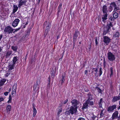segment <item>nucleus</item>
<instances>
[{
	"label": "nucleus",
	"instance_id": "1",
	"mask_svg": "<svg viewBox=\"0 0 120 120\" xmlns=\"http://www.w3.org/2000/svg\"><path fill=\"white\" fill-rule=\"evenodd\" d=\"M112 27V25L111 22L108 23L107 26L106 27H105L104 28L103 35H105L107 33L110 31L111 27Z\"/></svg>",
	"mask_w": 120,
	"mask_h": 120
},
{
	"label": "nucleus",
	"instance_id": "2",
	"mask_svg": "<svg viewBox=\"0 0 120 120\" xmlns=\"http://www.w3.org/2000/svg\"><path fill=\"white\" fill-rule=\"evenodd\" d=\"M14 29H13L11 27L8 26L5 27L4 30V32L8 34H10L12 33Z\"/></svg>",
	"mask_w": 120,
	"mask_h": 120
},
{
	"label": "nucleus",
	"instance_id": "3",
	"mask_svg": "<svg viewBox=\"0 0 120 120\" xmlns=\"http://www.w3.org/2000/svg\"><path fill=\"white\" fill-rule=\"evenodd\" d=\"M116 105H114L108 107L107 111L109 112H112L113 110L116 109Z\"/></svg>",
	"mask_w": 120,
	"mask_h": 120
},
{
	"label": "nucleus",
	"instance_id": "4",
	"mask_svg": "<svg viewBox=\"0 0 120 120\" xmlns=\"http://www.w3.org/2000/svg\"><path fill=\"white\" fill-rule=\"evenodd\" d=\"M71 103L72 105V106H73L75 107H78L77 105L80 103L77 100L74 99L72 100Z\"/></svg>",
	"mask_w": 120,
	"mask_h": 120
},
{
	"label": "nucleus",
	"instance_id": "5",
	"mask_svg": "<svg viewBox=\"0 0 120 120\" xmlns=\"http://www.w3.org/2000/svg\"><path fill=\"white\" fill-rule=\"evenodd\" d=\"M77 108L76 107H75L73 106H71L70 109V111L71 112V114H73L76 113L77 111Z\"/></svg>",
	"mask_w": 120,
	"mask_h": 120
},
{
	"label": "nucleus",
	"instance_id": "6",
	"mask_svg": "<svg viewBox=\"0 0 120 120\" xmlns=\"http://www.w3.org/2000/svg\"><path fill=\"white\" fill-rule=\"evenodd\" d=\"M103 41L106 45H108L110 42L111 39L108 37L104 36L103 37Z\"/></svg>",
	"mask_w": 120,
	"mask_h": 120
},
{
	"label": "nucleus",
	"instance_id": "7",
	"mask_svg": "<svg viewBox=\"0 0 120 120\" xmlns=\"http://www.w3.org/2000/svg\"><path fill=\"white\" fill-rule=\"evenodd\" d=\"M40 83V79H38L37 80L36 84L34 86V90H37L38 89L39 87V85Z\"/></svg>",
	"mask_w": 120,
	"mask_h": 120
},
{
	"label": "nucleus",
	"instance_id": "8",
	"mask_svg": "<svg viewBox=\"0 0 120 120\" xmlns=\"http://www.w3.org/2000/svg\"><path fill=\"white\" fill-rule=\"evenodd\" d=\"M108 59L110 61H113L115 59L114 55L112 53H108Z\"/></svg>",
	"mask_w": 120,
	"mask_h": 120
},
{
	"label": "nucleus",
	"instance_id": "9",
	"mask_svg": "<svg viewBox=\"0 0 120 120\" xmlns=\"http://www.w3.org/2000/svg\"><path fill=\"white\" fill-rule=\"evenodd\" d=\"M19 21L20 20L18 19H16L14 20L12 23V26L14 27L16 26H17Z\"/></svg>",
	"mask_w": 120,
	"mask_h": 120
},
{
	"label": "nucleus",
	"instance_id": "10",
	"mask_svg": "<svg viewBox=\"0 0 120 120\" xmlns=\"http://www.w3.org/2000/svg\"><path fill=\"white\" fill-rule=\"evenodd\" d=\"M88 120H95L96 116L94 115L93 113L88 114Z\"/></svg>",
	"mask_w": 120,
	"mask_h": 120
},
{
	"label": "nucleus",
	"instance_id": "11",
	"mask_svg": "<svg viewBox=\"0 0 120 120\" xmlns=\"http://www.w3.org/2000/svg\"><path fill=\"white\" fill-rule=\"evenodd\" d=\"M118 112L117 111H115L113 114L112 115V117L113 120L116 119L118 117Z\"/></svg>",
	"mask_w": 120,
	"mask_h": 120
},
{
	"label": "nucleus",
	"instance_id": "12",
	"mask_svg": "<svg viewBox=\"0 0 120 120\" xmlns=\"http://www.w3.org/2000/svg\"><path fill=\"white\" fill-rule=\"evenodd\" d=\"M15 64L11 62L9 63L8 65V69L9 70H11L13 69H14V67H15Z\"/></svg>",
	"mask_w": 120,
	"mask_h": 120
},
{
	"label": "nucleus",
	"instance_id": "13",
	"mask_svg": "<svg viewBox=\"0 0 120 120\" xmlns=\"http://www.w3.org/2000/svg\"><path fill=\"white\" fill-rule=\"evenodd\" d=\"M120 99V96H114L112 97V102H114L119 100Z\"/></svg>",
	"mask_w": 120,
	"mask_h": 120
},
{
	"label": "nucleus",
	"instance_id": "14",
	"mask_svg": "<svg viewBox=\"0 0 120 120\" xmlns=\"http://www.w3.org/2000/svg\"><path fill=\"white\" fill-rule=\"evenodd\" d=\"M107 16L108 14L107 13L105 14L102 15V21L104 23H105L106 22V21L107 19Z\"/></svg>",
	"mask_w": 120,
	"mask_h": 120
},
{
	"label": "nucleus",
	"instance_id": "15",
	"mask_svg": "<svg viewBox=\"0 0 120 120\" xmlns=\"http://www.w3.org/2000/svg\"><path fill=\"white\" fill-rule=\"evenodd\" d=\"M102 10L103 12L104 13H107L108 11L107 6L106 5H104L102 8Z\"/></svg>",
	"mask_w": 120,
	"mask_h": 120
},
{
	"label": "nucleus",
	"instance_id": "16",
	"mask_svg": "<svg viewBox=\"0 0 120 120\" xmlns=\"http://www.w3.org/2000/svg\"><path fill=\"white\" fill-rule=\"evenodd\" d=\"M26 2V0H21L19 3L18 6L19 7H20L22 5L25 4Z\"/></svg>",
	"mask_w": 120,
	"mask_h": 120
},
{
	"label": "nucleus",
	"instance_id": "17",
	"mask_svg": "<svg viewBox=\"0 0 120 120\" xmlns=\"http://www.w3.org/2000/svg\"><path fill=\"white\" fill-rule=\"evenodd\" d=\"M79 33L77 31H76L75 32V33L74 34L73 37V41H75L77 37L78 36V35H79Z\"/></svg>",
	"mask_w": 120,
	"mask_h": 120
},
{
	"label": "nucleus",
	"instance_id": "18",
	"mask_svg": "<svg viewBox=\"0 0 120 120\" xmlns=\"http://www.w3.org/2000/svg\"><path fill=\"white\" fill-rule=\"evenodd\" d=\"M90 93L88 94V99L86 101V102H89L92 99V95Z\"/></svg>",
	"mask_w": 120,
	"mask_h": 120
},
{
	"label": "nucleus",
	"instance_id": "19",
	"mask_svg": "<svg viewBox=\"0 0 120 120\" xmlns=\"http://www.w3.org/2000/svg\"><path fill=\"white\" fill-rule=\"evenodd\" d=\"M33 117H34L36 115L37 113V110L35 108L34 104H33Z\"/></svg>",
	"mask_w": 120,
	"mask_h": 120
},
{
	"label": "nucleus",
	"instance_id": "20",
	"mask_svg": "<svg viewBox=\"0 0 120 120\" xmlns=\"http://www.w3.org/2000/svg\"><path fill=\"white\" fill-rule=\"evenodd\" d=\"M88 106V102L86 101L85 103L83 104V107L82 108V109H86L87 108V107Z\"/></svg>",
	"mask_w": 120,
	"mask_h": 120
},
{
	"label": "nucleus",
	"instance_id": "21",
	"mask_svg": "<svg viewBox=\"0 0 120 120\" xmlns=\"http://www.w3.org/2000/svg\"><path fill=\"white\" fill-rule=\"evenodd\" d=\"M13 8L12 13H14L17 10L18 8L17 5H13Z\"/></svg>",
	"mask_w": 120,
	"mask_h": 120
},
{
	"label": "nucleus",
	"instance_id": "22",
	"mask_svg": "<svg viewBox=\"0 0 120 120\" xmlns=\"http://www.w3.org/2000/svg\"><path fill=\"white\" fill-rule=\"evenodd\" d=\"M17 56L14 57H13L12 61V62H11L12 63H13L14 64H15L16 63H17L16 62L17 61L18 59L17 58Z\"/></svg>",
	"mask_w": 120,
	"mask_h": 120
},
{
	"label": "nucleus",
	"instance_id": "23",
	"mask_svg": "<svg viewBox=\"0 0 120 120\" xmlns=\"http://www.w3.org/2000/svg\"><path fill=\"white\" fill-rule=\"evenodd\" d=\"M120 35V33L118 31L115 33L113 35V37L114 38H118Z\"/></svg>",
	"mask_w": 120,
	"mask_h": 120
},
{
	"label": "nucleus",
	"instance_id": "24",
	"mask_svg": "<svg viewBox=\"0 0 120 120\" xmlns=\"http://www.w3.org/2000/svg\"><path fill=\"white\" fill-rule=\"evenodd\" d=\"M6 81V80L5 79H2L0 80V86H2Z\"/></svg>",
	"mask_w": 120,
	"mask_h": 120
},
{
	"label": "nucleus",
	"instance_id": "25",
	"mask_svg": "<svg viewBox=\"0 0 120 120\" xmlns=\"http://www.w3.org/2000/svg\"><path fill=\"white\" fill-rule=\"evenodd\" d=\"M65 79V76L64 75H62L61 80L60 81V82L61 83V84H62L64 81Z\"/></svg>",
	"mask_w": 120,
	"mask_h": 120
},
{
	"label": "nucleus",
	"instance_id": "26",
	"mask_svg": "<svg viewBox=\"0 0 120 120\" xmlns=\"http://www.w3.org/2000/svg\"><path fill=\"white\" fill-rule=\"evenodd\" d=\"M11 106L10 105H8L6 108L7 112L10 113V112L11 111Z\"/></svg>",
	"mask_w": 120,
	"mask_h": 120
},
{
	"label": "nucleus",
	"instance_id": "27",
	"mask_svg": "<svg viewBox=\"0 0 120 120\" xmlns=\"http://www.w3.org/2000/svg\"><path fill=\"white\" fill-rule=\"evenodd\" d=\"M50 23H49L47 25V26L46 28L45 32H46V34L48 31V30L50 28Z\"/></svg>",
	"mask_w": 120,
	"mask_h": 120
},
{
	"label": "nucleus",
	"instance_id": "28",
	"mask_svg": "<svg viewBox=\"0 0 120 120\" xmlns=\"http://www.w3.org/2000/svg\"><path fill=\"white\" fill-rule=\"evenodd\" d=\"M103 99L102 98H101L100 99V101L98 102H99V105L100 107H102V103L103 102Z\"/></svg>",
	"mask_w": 120,
	"mask_h": 120
},
{
	"label": "nucleus",
	"instance_id": "29",
	"mask_svg": "<svg viewBox=\"0 0 120 120\" xmlns=\"http://www.w3.org/2000/svg\"><path fill=\"white\" fill-rule=\"evenodd\" d=\"M58 112H57V114L58 116H59L60 114L61 113L62 111V109L61 107H59V108L58 109Z\"/></svg>",
	"mask_w": 120,
	"mask_h": 120
},
{
	"label": "nucleus",
	"instance_id": "30",
	"mask_svg": "<svg viewBox=\"0 0 120 120\" xmlns=\"http://www.w3.org/2000/svg\"><path fill=\"white\" fill-rule=\"evenodd\" d=\"M17 86V84L16 83H15L13 86L12 90H15V91H16Z\"/></svg>",
	"mask_w": 120,
	"mask_h": 120
},
{
	"label": "nucleus",
	"instance_id": "31",
	"mask_svg": "<svg viewBox=\"0 0 120 120\" xmlns=\"http://www.w3.org/2000/svg\"><path fill=\"white\" fill-rule=\"evenodd\" d=\"M118 14L116 12H114L113 14V17L115 19H116L118 17Z\"/></svg>",
	"mask_w": 120,
	"mask_h": 120
},
{
	"label": "nucleus",
	"instance_id": "32",
	"mask_svg": "<svg viewBox=\"0 0 120 120\" xmlns=\"http://www.w3.org/2000/svg\"><path fill=\"white\" fill-rule=\"evenodd\" d=\"M51 76L52 77H53L54 76L55 74V71L53 70H51Z\"/></svg>",
	"mask_w": 120,
	"mask_h": 120
},
{
	"label": "nucleus",
	"instance_id": "33",
	"mask_svg": "<svg viewBox=\"0 0 120 120\" xmlns=\"http://www.w3.org/2000/svg\"><path fill=\"white\" fill-rule=\"evenodd\" d=\"M110 71L111 72V74H110V77H111L112 76V75L113 74V68L112 67H111L110 68Z\"/></svg>",
	"mask_w": 120,
	"mask_h": 120
},
{
	"label": "nucleus",
	"instance_id": "34",
	"mask_svg": "<svg viewBox=\"0 0 120 120\" xmlns=\"http://www.w3.org/2000/svg\"><path fill=\"white\" fill-rule=\"evenodd\" d=\"M110 5L112 6V7H113L114 8L116 6V4L114 2H112L110 4Z\"/></svg>",
	"mask_w": 120,
	"mask_h": 120
},
{
	"label": "nucleus",
	"instance_id": "35",
	"mask_svg": "<svg viewBox=\"0 0 120 120\" xmlns=\"http://www.w3.org/2000/svg\"><path fill=\"white\" fill-rule=\"evenodd\" d=\"M96 89L98 90V91L99 93H101V92L102 91L100 88L97 87H96Z\"/></svg>",
	"mask_w": 120,
	"mask_h": 120
},
{
	"label": "nucleus",
	"instance_id": "36",
	"mask_svg": "<svg viewBox=\"0 0 120 120\" xmlns=\"http://www.w3.org/2000/svg\"><path fill=\"white\" fill-rule=\"evenodd\" d=\"M94 71L96 72V73H97V72L98 71L97 68H93L92 69V72L93 73Z\"/></svg>",
	"mask_w": 120,
	"mask_h": 120
},
{
	"label": "nucleus",
	"instance_id": "37",
	"mask_svg": "<svg viewBox=\"0 0 120 120\" xmlns=\"http://www.w3.org/2000/svg\"><path fill=\"white\" fill-rule=\"evenodd\" d=\"M12 98H11V95H10L9 98V100L7 102L8 103H11V100Z\"/></svg>",
	"mask_w": 120,
	"mask_h": 120
},
{
	"label": "nucleus",
	"instance_id": "38",
	"mask_svg": "<svg viewBox=\"0 0 120 120\" xmlns=\"http://www.w3.org/2000/svg\"><path fill=\"white\" fill-rule=\"evenodd\" d=\"M70 110H69L66 111V112H65V114L66 115H69L70 113H71V112L70 111Z\"/></svg>",
	"mask_w": 120,
	"mask_h": 120
},
{
	"label": "nucleus",
	"instance_id": "39",
	"mask_svg": "<svg viewBox=\"0 0 120 120\" xmlns=\"http://www.w3.org/2000/svg\"><path fill=\"white\" fill-rule=\"evenodd\" d=\"M99 72V76H100L101 75L102 73V68L101 67L100 68Z\"/></svg>",
	"mask_w": 120,
	"mask_h": 120
},
{
	"label": "nucleus",
	"instance_id": "40",
	"mask_svg": "<svg viewBox=\"0 0 120 120\" xmlns=\"http://www.w3.org/2000/svg\"><path fill=\"white\" fill-rule=\"evenodd\" d=\"M94 102L93 101H90L88 102V104L90 106H92L93 105Z\"/></svg>",
	"mask_w": 120,
	"mask_h": 120
},
{
	"label": "nucleus",
	"instance_id": "41",
	"mask_svg": "<svg viewBox=\"0 0 120 120\" xmlns=\"http://www.w3.org/2000/svg\"><path fill=\"white\" fill-rule=\"evenodd\" d=\"M62 5V4L61 3H60V5L58 7V11H60V10L61 9Z\"/></svg>",
	"mask_w": 120,
	"mask_h": 120
},
{
	"label": "nucleus",
	"instance_id": "42",
	"mask_svg": "<svg viewBox=\"0 0 120 120\" xmlns=\"http://www.w3.org/2000/svg\"><path fill=\"white\" fill-rule=\"evenodd\" d=\"M68 99H66L65 100H64V102L63 101V102L62 103V104H65L68 102Z\"/></svg>",
	"mask_w": 120,
	"mask_h": 120
},
{
	"label": "nucleus",
	"instance_id": "43",
	"mask_svg": "<svg viewBox=\"0 0 120 120\" xmlns=\"http://www.w3.org/2000/svg\"><path fill=\"white\" fill-rule=\"evenodd\" d=\"M11 54V53H6V55H5L6 57V58L8 57Z\"/></svg>",
	"mask_w": 120,
	"mask_h": 120
},
{
	"label": "nucleus",
	"instance_id": "44",
	"mask_svg": "<svg viewBox=\"0 0 120 120\" xmlns=\"http://www.w3.org/2000/svg\"><path fill=\"white\" fill-rule=\"evenodd\" d=\"M103 110H101V113L100 114L101 117H103L104 116V114L103 112Z\"/></svg>",
	"mask_w": 120,
	"mask_h": 120
},
{
	"label": "nucleus",
	"instance_id": "45",
	"mask_svg": "<svg viewBox=\"0 0 120 120\" xmlns=\"http://www.w3.org/2000/svg\"><path fill=\"white\" fill-rule=\"evenodd\" d=\"M12 48L14 51H15L17 50V48L16 46H12Z\"/></svg>",
	"mask_w": 120,
	"mask_h": 120
},
{
	"label": "nucleus",
	"instance_id": "46",
	"mask_svg": "<svg viewBox=\"0 0 120 120\" xmlns=\"http://www.w3.org/2000/svg\"><path fill=\"white\" fill-rule=\"evenodd\" d=\"M114 8V12L116 11L119 9V8L117 6Z\"/></svg>",
	"mask_w": 120,
	"mask_h": 120
},
{
	"label": "nucleus",
	"instance_id": "47",
	"mask_svg": "<svg viewBox=\"0 0 120 120\" xmlns=\"http://www.w3.org/2000/svg\"><path fill=\"white\" fill-rule=\"evenodd\" d=\"M103 65L104 67H105L106 65V61L105 59L103 60Z\"/></svg>",
	"mask_w": 120,
	"mask_h": 120
},
{
	"label": "nucleus",
	"instance_id": "48",
	"mask_svg": "<svg viewBox=\"0 0 120 120\" xmlns=\"http://www.w3.org/2000/svg\"><path fill=\"white\" fill-rule=\"evenodd\" d=\"M16 92V91H15V90H12V91L11 93V94L13 95L14 94H15Z\"/></svg>",
	"mask_w": 120,
	"mask_h": 120
},
{
	"label": "nucleus",
	"instance_id": "49",
	"mask_svg": "<svg viewBox=\"0 0 120 120\" xmlns=\"http://www.w3.org/2000/svg\"><path fill=\"white\" fill-rule=\"evenodd\" d=\"M112 6H111L110 5V6L109 7V11L110 12L112 10Z\"/></svg>",
	"mask_w": 120,
	"mask_h": 120
},
{
	"label": "nucleus",
	"instance_id": "50",
	"mask_svg": "<svg viewBox=\"0 0 120 120\" xmlns=\"http://www.w3.org/2000/svg\"><path fill=\"white\" fill-rule=\"evenodd\" d=\"M78 120H85V119L82 117H80L78 119Z\"/></svg>",
	"mask_w": 120,
	"mask_h": 120
},
{
	"label": "nucleus",
	"instance_id": "51",
	"mask_svg": "<svg viewBox=\"0 0 120 120\" xmlns=\"http://www.w3.org/2000/svg\"><path fill=\"white\" fill-rule=\"evenodd\" d=\"M84 90L85 91L87 92L89 91V90L87 87H86L84 89Z\"/></svg>",
	"mask_w": 120,
	"mask_h": 120
},
{
	"label": "nucleus",
	"instance_id": "52",
	"mask_svg": "<svg viewBox=\"0 0 120 120\" xmlns=\"http://www.w3.org/2000/svg\"><path fill=\"white\" fill-rule=\"evenodd\" d=\"M20 28H21L20 27L19 28H17V29H15V30L14 31V32H16L18 30H20Z\"/></svg>",
	"mask_w": 120,
	"mask_h": 120
},
{
	"label": "nucleus",
	"instance_id": "53",
	"mask_svg": "<svg viewBox=\"0 0 120 120\" xmlns=\"http://www.w3.org/2000/svg\"><path fill=\"white\" fill-rule=\"evenodd\" d=\"M8 94V92H6L4 93V94L5 96H7Z\"/></svg>",
	"mask_w": 120,
	"mask_h": 120
},
{
	"label": "nucleus",
	"instance_id": "54",
	"mask_svg": "<svg viewBox=\"0 0 120 120\" xmlns=\"http://www.w3.org/2000/svg\"><path fill=\"white\" fill-rule=\"evenodd\" d=\"M48 81L49 82H50V77L49 76L48 78Z\"/></svg>",
	"mask_w": 120,
	"mask_h": 120
},
{
	"label": "nucleus",
	"instance_id": "55",
	"mask_svg": "<svg viewBox=\"0 0 120 120\" xmlns=\"http://www.w3.org/2000/svg\"><path fill=\"white\" fill-rule=\"evenodd\" d=\"M95 43L96 45L98 44V39L97 38H96L95 39Z\"/></svg>",
	"mask_w": 120,
	"mask_h": 120
},
{
	"label": "nucleus",
	"instance_id": "56",
	"mask_svg": "<svg viewBox=\"0 0 120 120\" xmlns=\"http://www.w3.org/2000/svg\"><path fill=\"white\" fill-rule=\"evenodd\" d=\"M50 82H49V83H48V85H47L48 87H50Z\"/></svg>",
	"mask_w": 120,
	"mask_h": 120
},
{
	"label": "nucleus",
	"instance_id": "57",
	"mask_svg": "<svg viewBox=\"0 0 120 120\" xmlns=\"http://www.w3.org/2000/svg\"><path fill=\"white\" fill-rule=\"evenodd\" d=\"M4 99L3 98H0V102L3 101Z\"/></svg>",
	"mask_w": 120,
	"mask_h": 120
},
{
	"label": "nucleus",
	"instance_id": "58",
	"mask_svg": "<svg viewBox=\"0 0 120 120\" xmlns=\"http://www.w3.org/2000/svg\"><path fill=\"white\" fill-rule=\"evenodd\" d=\"M3 37V35L2 34H1L0 35V41L1 40V39Z\"/></svg>",
	"mask_w": 120,
	"mask_h": 120
},
{
	"label": "nucleus",
	"instance_id": "59",
	"mask_svg": "<svg viewBox=\"0 0 120 120\" xmlns=\"http://www.w3.org/2000/svg\"><path fill=\"white\" fill-rule=\"evenodd\" d=\"M88 73V71L87 70H85V74H86Z\"/></svg>",
	"mask_w": 120,
	"mask_h": 120
},
{
	"label": "nucleus",
	"instance_id": "60",
	"mask_svg": "<svg viewBox=\"0 0 120 120\" xmlns=\"http://www.w3.org/2000/svg\"><path fill=\"white\" fill-rule=\"evenodd\" d=\"M47 24V22L46 21L45 22L44 24V26H45V25L46 24Z\"/></svg>",
	"mask_w": 120,
	"mask_h": 120
},
{
	"label": "nucleus",
	"instance_id": "61",
	"mask_svg": "<svg viewBox=\"0 0 120 120\" xmlns=\"http://www.w3.org/2000/svg\"><path fill=\"white\" fill-rule=\"evenodd\" d=\"M113 19V18L112 17H110L109 18V19L111 21Z\"/></svg>",
	"mask_w": 120,
	"mask_h": 120
},
{
	"label": "nucleus",
	"instance_id": "62",
	"mask_svg": "<svg viewBox=\"0 0 120 120\" xmlns=\"http://www.w3.org/2000/svg\"><path fill=\"white\" fill-rule=\"evenodd\" d=\"M9 75V74L8 73H7L5 75L7 77Z\"/></svg>",
	"mask_w": 120,
	"mask_h": 120
},
{
	"label": "nucleus",
	"instance_id": "63",
	"mask_svg": "<svg viewBox=\"0 0 120 120\" xmlns=\"http://www.w3.org/2000/svg\"><path fill=\"white\" fill-rule=\"evenodd\" d=\"M118 120H120V114L119 115V116L118 117Z\"/></svg>",
	"mask_w": 120,
	"mask_h": 120
},
{
	"label": "nucleus",
	"instance_id": "64",
	"mask_svg": "<svg viewBox=\"0 0 120 120\" xmlns=\"http://www.w3.org/2000/svg\"><path fill=\"white\" fill-rule=\"evenodd\" d=\"M2 47L0 46V52L2 50Z\"/></svg>",
	"mask_w": 120,
	"mask_h": 120
}]
</instances>
